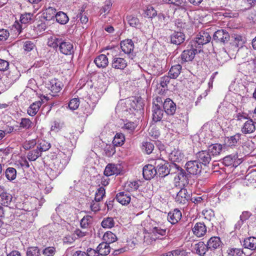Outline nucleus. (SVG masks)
Wrapping results in <instances>:
<instances>
[{"instance_id": "774afa93", "label": "nucleus", "mask_w": 256, "mask_h": 256, "mask_svg": "<svg viewBox=\"0 0 256 256\" xmlns=\"http://www.w3.org/2000/svg\"><path fill=\"white\" fill-rule=\"evenodd\" d=\"M228 254L231 256H242L244 252L240 248H233L230 250Z\"/></svg>"}, {"instance_id": "ddd939ff", "label": "nucleus", "mask_w": 256, "mask_h": 256, "mask_svg": "<svg viewBox=\"0 0 256 256\" xmlns=\"http://www.w3.org/2000/svg\"><path fill=\"white\" fill-rule=\"evenodd\" d=\"M152 120L154 122H158L162 120L163 117L164 111L161 108L160 105L154 102L152 108Z\"/></svg>"}, {"instance_id": "58836bf2", "label": "nucleus", "mask_w": 256, "mask_h": 256, "mask_svg": "<svg viewBox=\"0 0 256 256\" xmlns=\"http://www.w3.org/2000/svg\"><path fill=\"white\" fill-rule=\"evenodd\" d=\"M196 250L198 254L200 256H204L209 248L207 246V244H206L203 242H199L196 244Z\"/></svg>"}, {"instance_id": "4d7b16f0", "label": "nucleus", "mask_w": 256, "mask_h": 256, "mask_svg": "<svg viewBox=\"0 0 256 256\" xmlns=\"http://www.w3.org/2000/svg\"><path fill=\"white\" fill-rule=\"evenodd\" d=\"M145 14L150 18H154L158 14L156 10L150 6L147 7Z\"/></svg>"}, {"instance_id": "3c124183", "label": "nucleus", "mask_w": 256, "mask_h": 256, "mask_svg": "<svg viewBox=\"0 0 256 256\" xmlns=\"http://www.w3.org/2000/svg\"><path fill=\"white\" fill-rule=\"evenodd\" d=\"M26 256H40V250L37 246L29 247L26 252Z\"/></svg>"}, {"instance_id": "f8f14e48", "label": "nucleus", "mask_w": 256, "mask_h": 256, "mask_svg": "<svg viewBox=\"0 0 256 256\" xmlns=\"http://www.w3.org/2000/svg\"><path fill=\"white\" fill-rule=\"evenodd\" d=\"M142 174L146 180H150L153 178L156 174V172L155 165L148 164L145 166L143 168Z\"/></svg>"}, {"instance_id": "5701e85b", "label": "nucleus", "mask_w": 256, "mask_h": 256, "mask_svg": "<svg viewBox=\"0 0 256 256\" xmlns=\"http://www.w3.org/2000/svg\"><path fill=\"white\" fill-rule=\"evenodd\" d=\"M148 71L150 75L158 76L162 73V68L158 62L152 63L149 66Z\"/></svg>"}, {"instance_id": "20e7f679", "label": "nucleus", "mask_w": 256, "mask_h": 256, "mask_svg": "<svg viewBox=\"0 0 256 256\" xmlns=\"http://www.w3.org/2000/svg\"><path fill=\"white\" fill-rule=\"evenodd\" d=\"M230 34L224 30H219L216 31L213 36V40L216 42L224 44L230 40Z\"/></svg>"}, {"instance_id": "4be33fe9", "label": "nucleus", "mask_w": 256, "mask_h": 256, "mask_svg": "<svg viewBox=\"0 0 256 256\" xmlns=\"http://www.w3.org/2000/svg\"><path fill=\"white\" fill-rule=\"evenodd\" d=\"M222 242L220 238L218 236L212 237L207 242V246L210 250L218 248L222 245Z\"/></svg>"}, {"instance_id": "864d4df0", "label": "nucleus", "mask_w": 256, "mask_h": 256, "mask_svg": "<svg viewBox=\"0 0 256 256\" xmlns=\"http://www.w3.org/2000/svg\"><path fill=\"white\" fill-rule=\"evenodd\" d=\"M32 122L29 118H22L20 124V126L21 128L29 129L32 126Z\"/></svg>"}, {"instance_id": "9d476101", "label": "nucleus", "mask_w": 256, "mask_h": 256, "mask_svg": "<svg viewBox=\"0 0 256 256\" xmlns=\"http://www.w3.org/2000/svg\"><path fill=\"white\" fill-rule=\"evenodd\" d=\"M111 65L114 69L123 70L127 66L128 62L124 58L116 56L113 57Z\"/></svg>"}, {"instance_id": "7ed1b4c3", "label": "nucleus", "mask_w": 256, "mask_h": 256, "mask_svg": "<svg viewBox=\"0 0 256 256\" xmlns=\"http://www.w3.org/2000/svg\"><path fill=\"white\" fill-rule=\"evenodd\" d=\"M184 167L188 173L193 175L200 174L202 169V164L197 160L188 161Z\"/></svg>"}, {"instance_id": "bb28decb", "label": "nucleus", "mask_w": 256, "mask_h": 256, "mask_svg": "<svg viewBox=\"0 0 256 256\" xmlns=\"http://www.w3.org/2000/svg\"><path fill=\"white\" fill-rule=\"evenodd\" d=\"M94 62L98 68H104L108 64V58L105 54H100L94 60Z\"/></svg>"}, {"instance_id": "69168bd1", "label": "nucleus", "mask_w": 256, "mask_h": 256, "mask_svg": "<svg viewBox=\"0 0 256 256\" xmlns=\"http://www.w3.org/2000/svg\"><path fill=\"white\" fill-rule=\"evenodd\" d=\"M80 102L78 98H73L71 100L68 104V107L72 110L77 109L79 106Z\"/></svg>"}, {"instance_id": "c03bdc74", "label": "nucleus", "mask_w": 256, "mask_h": 256, "mask_svg": "<svg viewBox=\"0 0 256 256\" xmlns=\"http://www.w3.org/2000/svg\"><path fill=\"white\" fill-rule=\"evenodd\" d=\"M176 176L174 178V180L176 182L181 181L182 182H184L185 180H187V176L185 170L180 168V169H178Z\"/></svg>"}, {"instance_id": "f257e3e1", "label": "nucleus", "mask_w": 256, "mask_h": 256, "mask_svg": "<svg viewBox=\"0 0 256 256\" xmlns=\"http://www.w3.org/2000/svg\"><path fill=\"white\" fill-rule=\"evenodd\" d=\"M154 164L156 169V174L160 177H164L170 174V164L166 160L158 158L154 162Z\"/></svg>"}, {"instance_id": "2f4dec72", "label": "nucleus", "mask_w": 256, "mask_h": 256, "mask_svg": "<svg viewBox=\"0 0 256 256\" xmlns=\"http://www.w3.org/2000/svg\"><path fill=\"white\" fill-rule=\"evenodd\" d=\"M97 250L100 256H106L110 254V248L108 243L103 242L99 244L97 247Z\"/></svg>"}, {"instance_id": "338daca9", "label": "nucleus", "mask_w": 256, "mask_h": 256, "mask_svg": "<svg viewBox=\"0 0 256 256\" xmlns=\"http://www.w3.org/2000/svg\"><path fill=\"white\" fill-rule=\"evenodd\" d=\"M172 256H186V252L183 249L178 248L170 251Z\"/></svg>"}, {"instance_id": "e2e57ef3", "label": "nucleus", "mask_w": 256, "mask_h": 256, "mask_svg": "<svg viewBox=\"0 0 256 256\" xmlns=\"http://www.w3.org/2000/svg\"><path fill=\"white\" fill-rule=\"evenodd\" d=\"M76 238V237L74 236V234L70 235L67 234L64 237L62 241L64 244H72L75 241Z\"/></svg>"}, {"instance_id": "a18cd8bd", "label": "nucleus", "mask_w": 256, "mask_h": 256, "mask_svg": "<svg viewBox=\"0 0 256 256\" xmlns=\"http://www.w3.org/2000/svg\"><path fill=\"white\" fill-rule=\"evenodd\" d=\"M101 224L104 228H110L114 226V222L112 218L108 217L102 220Z\"/></svg>"}, {"instance_id": "680f3d73", "label": "nucleus", "mask_w": 256, "mask_h": 256, "mask_svg": "<svg viewBox=\"0 0 256 256\" xmlns=\"http://www.w3.org/2000/svg\"><path fill=\"white\" fill-rule=\"evenodd\" d=\"M143 150L146 152L147 154H150L152 152L154 148V144L150 142H145L142 144Z\"/></svg>"}, {"instance_id": "f3484780", "label": "nucleus", "mask_w": 256, "mask_h": 256, "mask_svg": "<svg viewBox=\"0 0 256 256\" xmlns=\"http://www.w3.org/2000/svg\"><path fill=\"white\" fill-rule=\"evenodd\" d=\"M182 212L178 209H174L168 212V220L172 224H176L181 219Z\"/></svg>"}, {"instance_id": "603ef678", "label": "nucleus", "mask_w": 256, "mask_h": 256, "mask_svg": "<svg viewBox=\"0 0 256 256\" xmlns=\"http://www.w3.org/2000/svg\"><path fill=\"white\" fill-rule=\"evenodd\" d=\"M105 189L103 187H100L96 191L94 200L97 202L101 201L105 196Z\"/></svg>"}, {"instance_id": "f03ea898", "label": "nucleus", "mask_w": 256, "mask_h": 256, "mask_svg": "<svg viewBox=\"0 0 256 256\" xmlns=\"http://www.w3.org/2000/svg\"><path fill=\"white\" fill-rule=\"evenodd\" d=\"M211 36L209 32L202 31L197 34L194 40L190 42L192 46L196 48H200L202 46L208 44L210 42Z\"/></svg>"}, {"instance_id": "c9c22d12", "label": "nucleus", "mask_w": 256, "mask_h": 256, "mask_svg": "<svg viewBox=\"0 0 256 256\" xmlns=\"http://www.w3.org/2000/svg\"><path fill=\"white\" fill-rule=\"evenodd\" d=\"M50 148V144L44 140H38L36 144V148L40 150V154L42 152L48 150Z\"/></svg>"}, {"instance_id": "6e6552de", "label": "nucleus", "mask_w": 256, "mask_h": 256, "mask_svg": "<svg viewBox=\"0 0 256 256\" xmlns=\"http://www.w3.org/2000/svg\"><path fill=\"white\" fill-rule=\"evenodd\" d=\"M196 158L202 165L206 166L212 160V157L208 150H202L196 153Z\"/></svg>"}, {"instance_id": "8fccbe9b", "label": "nucleus", "mask_w": 256, "mask_h": 256, "mask_svg": "<svg viewBox=\"0 0 256 256\" xmlns=\"http://www.w3.org/2000/svg\"><path fill=\"white\" fill-rule=\"evenodd\" d=\"M140 186L138 182L137 181H132L128 182L125 186L126 190L128 192H133L138 189Z\"/></svg>"}, {"instance_id": "e433bc0d", "label": "nucleus", "mask_w": 256, "mask_h": 256, "mask_svg": "<svg viewBox=\"0 0 256 256\" xmlns=\"http://www.w3.org/2000/svg\"><path fill=\"white\" fill-rule=\"evenodd\" d=\"M125 141V137L122 133H116L115 135L112 144L114 146H120L122 145Z\"/></svg>"}, {"instance_id": "6ab92c4d", "label": "nucleus", "mask_w": 256, "mask_h": 256, "mask_svg": "<svg viewBox=\"0 0 256 256\" xmlns=\"http://www.w3.org/2000/svg\"><path fill=\"white\" fill-rule=\"evenodd\" d=\"M46 85L48 88L54 94L59 92L62 90V82L56 79L50 80Z\"/></svg>"}, {"instance_id": "09e8293b", "label": "nucleus", "mask_w": 256, "mask_h": 256, "mask_svg": "<svg viewBox=\"0 0 256 256\" xmlns=\"http://www.w3.org/2000/svg\"><path fill=\"white\" fill-rule=\"evenodd\" d=\"M126 19L130 26L136 28L140 24L139 20L136 17L132 15L128 16Z\"/></svg>"}, {"instance_id": "5fc2aeb1", "label": "nucleus", "mask_w": 256, "mask_h": 256, "mask_svg": "<svg viewBox=\"0 0 256 256\" xmlns=\"http://www.w3.org/2000/svg\"><path fill=\"white\" fill-rule=\"evenodd\" d=\"M137 124L134 122H128L124 124L122 128L130 134L132 133L135 130Z\"/></svg>"}, {"instance_id": "1a4fd4ad", "label": "nucleus", "mask_w": 256, "mask_h": 256, "mask_svg": "<svg viewBox=\"0 0 256 256\" xmlns=\"http://www.w3.org/2000/svg\"><path fill=\"white\" fill-rule=\"evenodd\" d=\"M60 52L66 55H70L74 53V46L72 43L62 40L58 48Z\"/></svg>"}, {"instance_id": "393cba45", "label": "nucleus", "mask_w": 256, "mask_h": 256, "mask_svg": "<svg viewBox=\"0 0 256 256\" xmlns=\"http://www.w3.org/2000/svg\"><path fill=\"white\" fill-rule=\"evenodd\" d=\"M182 70V66L180 64H176L171 66L168 72V76L171 78L176 79L180 74Z\"/></svg>"}, {"instance_id": "4c0bfd02", "label": "nucleus", "mask_w": 256, "mask_h": 256, "mask_svg": "<svg viewBox=\"0 0 256 256\" xmlns=\"http://www.w3.org/2000/svg\"><path fill=\"white\" fill-rule=\"evenodd\" d=\"M4 174L6 178L10 181L15 180L16 176V170L14 168L9 167L7 168Z\"/></svg>"}, {"instance_id": "de8ad7c7", "label": "nucleus", "mask_w": 256, "mask_h": 256, "mask_svg": "<svg viewBox=\"0 0 256 256\" xmlns=\"http://www.w3.org/2000/svg\"><path fill=\"white\" fill-rule=\"evenodd\" d=\"M37 142L36 139L26 140L22 144L23 148L26 150H30L36 148Z\"/></svg>"}, {"instance_id": "37998d69", "label": "nucleus", "mask_w": 256, "mask_h": 256, "mask_svg": "<svg viewBox=\"0 0 256 256\" xmlns=\"http://www.w3.org/2000/svg\"><path fill=\"white\" fill-rule=\"evenodd\" d=\"M241 134H236L228 138L227 144L230 146H235L240 140Z\"/></svg>"}, {"instance_id": "79ce46f5", "label": "nucleus", "mask_w": 256, "mask_h": 256, "mask_svg": "<svg viewBox=\"0 0 256 256\" xmlns=\"http://www.w3.org/2000/svg\"><path fill=\"white\" fill-rule=\"evenodd\" d=\"M103 239L105 241V242L110 244L116 242L117 240V237L115 234L111 232H108L104 235Z\"/></svg>"}, {"instance_id": "c85d7f7f", "label": "nucleus", "mask_w": 256, "mask_h": 256, "mask_svg": "<svg viewBox=\"0 0 256 256\" xmlns=\"http://www.w3.org/2000/svg\"><path fill=\"white\" fill-rule=\"evenodd\" d=\"M62 154L64 156V158H66V159H63L62 161L60 159L57 157L56 159L55 160L54 162V166H57V167L56 168H57V170L59 171L60 172V171H62V170H64L67 164L68 163V158H67L64 154H60L59 156H61V155Z\"/></svg>"}, {"instance_id": "aec40b11", "label": "nucleus", "mask_w": 256, "mask_h": 256, "mask_svg": "<svg viewBox=\"0 0 256 256\" xmlns=\"http://www.w3.org/2000/svg\"><path fill=\"white\" fill-rule=\"evenodd\" d=\"M116 200L122 205H127L131 200L130 195L128 192H122L116 194Z\"/></svg>"}, {"instance_id": "052dcab7", "label": "nucleus", "mask_w": 256, "mask_h": 256, "mask_svg": "<svg viewBox=\"0 0 256 256\" xmlns=\"http://www.w3.org/2000/svg\"><path fill=\"white\" fill-rule=\"evenodd\" d=\"M92 218L90 216H84L80 220V226L82 228H86L92 222Z\"/></svg>"}, {"instance_id": "9b49d317", "label": "nucleus", "mask_w": 256, "mask_h": 256, "mask_svg": "<svg viewBox=\"0 0 256 256\" xmlns=\"http://www.w3.org/2000/svg\"><path fill=\"white\" fill-rule=\"evenodd\" d=\"M170 42L176 45H180L185 40V35L181 32H173L170 36Z\"/></svg>"}, {"instance_id": "a211bd4d", "label": "nucleus", "mask_w": 256, "mask_h": 256, "mask_svg": "<svg viewBox=\"0 0 256 256\" xmlns=\"http://www.w3.org/2000/svg\"><path fill=\"white\" fill-rule=\"evenodd\" d=\"M194 234L198 237L204 236L206 232V227L204 222H197L192 228Z\"/></svg>"}, {"instance_id": "f704fd0d", "label": "nucleus", "mask_w": 256, "mask_h": 256, "mask_svg": "<svg viewBox=\"0 0 256 256\" xmlns=\"http://www.w3.org/2000/svg\"><path fill=\"white\" fill-rule=\"evenodd\" d=\"M56 10L52 7L46 9V12L44 14V17L46 20H50L56 18Z\"/></svg>"}, {"instance_id": "2eb2a0df", "label": "nucleus", "mask_w": 256, "mask_h": 256, "mask_svg": "<svg viewBox=\"0 0 256 256\" xmlns=\"http://www.w3.org/2000/svg\"><path fill=\"white\" fill-rule=\"evenodd\" d=\"M164 110L168 115H173L176 110V104L170 98H166L163 104Z\"/></svg>"}, {"instance_id": "6e6d98bb", "label": "nucleus", "mask_w": 256, "mask_h": 256, "mask_svg": "<svg viewBox=\"0 0 256 256\" xmlns=\"http://www.w3.org/2000/svg\"><path fill=\"white\" fill-rule=\"evenodd\" d=\"M32 14L30 13H25L21 15L20 22L22 24H26L32 20Z\"/></svg>"}, {"instance_id": "72a5a7b5", "label": "nucleus", "mask_w": 256, "mask_h": 256, "mask_svg": "<svg viewBox=\"0 0 256 256\" xmlns=\"http://www.w3.org/2000/svg\"><path fill=\"white\" fill-rule=\"evenodd\" d=\"M151 233L158 238L160 236L166 235V228H162L158 226H152L150 229Z\"/></svg>"}, {"instance_id": "dca6fc26", "label": "nucleus", "mask_w": 256, "mask_h": 256, "mask_svg": "<svg viewBox=\"0 0 256 256\" xmlns=\"http://www.w3.org/2000/svg\"><path fill=\"white\" fill-rule=\"evenodd\" d=\"M120 48L124 52L130 55L132 52H133L134 44L131 40L127 39L121 42Z\"/></svg>"}, {"instance_id": "412c9836", "label": "nucleus", "mask_w": 256, "mask_h": 256, "mask_svg": "<svg viewBox=\"0 0 256 256\" xmlns=\"http://www.w3.org/2000/svg\"><path fill=\"white\" fill-rule=\"evenodd\" d=\"M184 158V154L179 150L174 148L169 154V159L172 162H179Z\"/></svg>"}, {"instance_id": "b1692460", "label": "nucleus", "mask_w": 256, "mask_h": 256, "mask_svg": "<svg viewBox=\"0 0 256 256\" xmlns=\"http://www.w3.org/2000/svg\"><path fill=\"white\" fill-rule=\"evenodd\" d=\"M12 199V194L6 190L0 194V203L3 206H8L10 204Z\"/></svg>"}, {"instance_id": "49530a36", "label": "nucleus", "mask_w": 256, "mask_h": 256, "mask_svg": "<svg viewBox=\"0 0 256 256\" xmlns=\"http://www.w3.org/2000/svg\"><path fill=\"white\" fill-rule=\"evenodd\" d=\"M237 158L236 155H228L223 158V164L226 166H230L234 164Z\"/></svg>"}, {"instance_id": "39448f33", "label": "nucleus", "mask_w": 256, "mask_h": 256, "mask_svg": "<svg viewBox=\"0 0 256 256\" xmlns=\"http://www.w3.org/2000/svg\"><path fill=\"white\" fill-rule=\"evenodd\" d=\"M196 48H197L191 45L190 49L184 50L180 55L182 62L192 61L194 58L196 54L198 53V50Z\"/></svg>"}, {"instance_id": "423d86ee", "label": "nucleus", "mask_w": 256, "mask_h": 256, "mask_svg": "<svg viewBox=\"0 0 256 256\" xmlns=\"http://www.w3.org/2000/svg\"><path fill=\"white\" fill-rule=\"evenodd\" d=\"M122 167L120 164H108L104 170V174L106 176L120 174Z\"/></svg>"}, {"instance_id": "a878e982", "label": "nucleus", "mask_w": 256, "mask_h": 256, "mask_svg": "<svg viewBox=\"0 0 256 256\" xmlns=\"http://www.w3.org/2000/svg\"><path fill=\"white\" fill-rule=\"evenodd\" d=\"M256 130V126L252 120H247L242 128V132L244 134H251Z\"/></svg>"}, {"instance_id": "cd10ccee", "label": "nucleus", "mask_w": 256, "mask_h": 256, "mask_svg": "<svg viewBox=\"0 0 256 256\" xmlns=\"http://www.w3.org/2000/svg\"><path fill=\"white\" fill-rule=\"evenodd\" d=\"M243 246L244 248L250 250L256 249V238L250 236L247 238L243 241Z\"/></svg>"}, {"instance_id": "bf43d9fd", "label": "nucleus", "mask_w": 256, "mask_h": 256, "mask_svg": "<svg viewBox=\"0 0 256 256\" xmlns=\"http://www.w3.org/2000/svg\"><path fill=\"white\" fill-rule=\"evenodd\" d=\"M56 252V248L53 246H49L44 248L42 254L44 256H53Z\"/></svg>"}, {"instance_id": "ea45409f", "label": "nucleus", "mask_w": 256, "mask_h": 256, "mask_svg": "<svg viewBox=\"0 0 256 256\" xmlns=\"http://www.w3.org/2000/svg\"><path fill=\"white\" fill-rule=\"evenodd\" d=\"M56 22L62 24H66L69 18L67 15L62 12H59L56 14Z\"/></svg>"}, {"instance_id": "13d9d810", "label": "nucleus", "mask_w": 256, "mask_h": 256, "mask_svg": "<svg viewBox=\"0 0 256 256\" xmlns=\"http://www.w3.org/2000/svg\"><path fill=\"white\" fill-rule=\"evenodd\" d=\"M24 49L26 52H30L36 48L35 44L30 40H26L24 42Z\"/></svg>"}, {"instance_id": "0eeeda50", "label": "nucleus", "mask_w": 256, "mask_h": 256, "mask_svg": "<svg viewBox=\"0 0 256 256\" xmlns=\"http://www.w3.org/2000/svg\"><path fill=\"white\" fill-rule=\"evenodd\" d=\"M130 110L132 111V113L134 114V112H138L140 111V113L142 112L143 110L144 103L143 100L141 98H134L130 101Z\"/></svg>"}, {"instance_id": "c756f323", "label": "nucleus", "mask_w": 256, "mask_h": 256, "mask_svg": "<svg viewBox=\"0 0 256 256\" xmlns=\"http://www.w3.org/2000/svg\"><path fill=\"white\" fill-rule=\"evenodd\" d=\"M222 145L218 144H215L210 146L208 148V151L212 157L218 156L222 150Z\"/></svg>"}, {"instance_id": "473e14b6", "label": "nucleus", "mask_w": 256, "mask_h": 256, "mask_svg": "<svg viewBox=\"0 0 256 256\" xmlns=\"http://www.w3.org/2000/svg\"><path fill=\"white\" fill-rule=\"evenodd\" d=\"M41 105L42 102L40 100L34 102L28 108V114L30 116H34L38 111Z\"/></svg>"}, {"instance_id": "7c9ffc66", "label": "nucleus", "mask_w": 256, "mask_h": 256, "mask_svg": "<svg viewBox=\"0 0 256 256\" xmlns=\"http://www.w3.org/2000/svg\"><path fill=\"white\" fill-rule=\"evenodd\" d=\"M62 41V38H59L56 36H52L48 38L47 44L48 46L54 48H57L58 47L59 48Z\"/></svg>"}, {"instance_id": "4468645a", "label": "nucleus", "mask_w": 256, "mask_h": 256, "mask_svg": "<svg viewBox=\"0 0 256 256\" xmlns=\"http://www.w3.org/2000/svg\"><path fill=\"white\" fill-rule=\"evenodd\" d=\"M190 198V194H188L186 188H181L178 192L176 198V202L180 204H185Z\"/></svg>"}, {"instance_id": "a19ab883", "label": "nucleus", "mask_w": 256, "mask_h": 256, "mask_svg": "<svg viewBox=\"0 0 256 256\" xmlns=\"http://www.w3.org/2000/svg\"><path fill=\"white\" fill-rule=\"evenodd\" d=\"M40 150H38L36 148L28 153L27 158L30 161H34L38 158L41 156Z\"/></svg>"}, {"instance_id": "0e129e2a", "label": "nucleus", "mask_w": 256, "mask_h": 256, "mask_svg": "<svg viewBox=\"0 0 256 256\" xmlns=\"http://www.w3.org/2000/svg\"><path fill=\"white\" fill-rule=\"evenodd\" d=\"M10 63L8 60L0 58V72H5L9 68Z\"/></svg>"}]
</instances>
